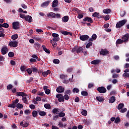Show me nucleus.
<instances>
[{
  "label": "nucleus",
  "mask_w": 129,
  "mask_h": 129,
  "mask_svg": "<svg viewBox=\"0 0 129 129\" xmlns=\"http://www.w3.org/2000/svg\"><path fill=\"white\" fill-rule=\"evenodd\" d=\"M126 22H127V20H126V19H123L122 20L119 21L116 23V28L117 29L121 28V27H123V26H124V25L126 24Z\"/></svg>",
  "instance_id": "nucleus-1"
},
{
  "label": "nucleus",
  "mask_w": 129,
  "mask_h": 129,
  "mask_svg": "<svg viewBox=\"0 0 129 129\" xmlns=\"http://www.w3.org/2000/svg\"><path fill=\"white\" fill-rule=\"evenodd\" d=\"M19 102V99H16L15 101H13L12 103L9 104L8 107H10L11 108H16L17 103Z\"/></svg>",
  "instance_id": "nucleus-2"
},
{
  "label": "nucleus",
  "mask_w": 129,
  "mask_h": 129,
  "mask_svg": "<svg viewBox=\"0 0 129 129\" xmlns=\"http://www.w3.org/2000/svg\"><path fill=\"white\" fill-rule=\"evenodd\" d=\"M56 97L57 98L59 102H64V101H65L64 96H63V95L61 94H57L56 95Z\"/></svg>",
  "instance_id": "nucleus-3"
},
{
  "label": "nucleus",
  "mask_w": 129,
  "mask_h": 129,
  "mask_svg": "<svg viewBox=\"0 0 129 129\" xmlns=\"http://www.w3.org/2000/svg\"><path fill=\"white\" fill-rule=\"evenodd\" d=\"M18 42L17 41H12L9 42V46L13 48H17L18 47Z\"/></svg>",
  "instance_id": "nucleus-4"
},
{
  "label": "nucleus",
  "mask_w": 129,
  "mask_h": 129,
  "mask_svg": "<svg viewBox=\"0 0 129 129\" xmlns=\"http://www.w3.org/2000/svg\"><path fill=\"white\" fill-rule=\"evenodd\" d=\"M52 37H53L52 39V41H54L55 42H58L60 41V38L59 37V34L57 33H52Z\"/></svg>",
  "instance_id": "nucleus-5"
},
{
  "label": "nucleus",
  "mask_w": 129,
  "mask_h": 129,
  "mask_svg": "<svg viewBox=\"0 0 129 129\" xmlns=\"http://www.w3.org/2000/svg\"><path fill=\"white\" fill-rule=\"evenodd\" d=\"M1 52L3 55H6L9 52V48L7 46H4L1 49Z\"/></svg>",
  "instance_id": "nucleus-6"
},
{
  "label": "nucleus",
  "mask_w": 129,
  "mask_h": 129,
  "mask_svg": "<svg viewBox=\"0 0 129 129\" xmlns=\"http://www.w3.org/2000/svg\"><path fill=\"white\" fill-rule=\"evenodd\" d=\"M13 28L14 30H18L20 28V23L18 22H14L12 24Z\"/></svg>",
  "instance_id": "nucleus-7"
},
{
  "label": "nucleus",
  "mask_w": 129,
  "mask_h": 129,
  "mask_svg": "<svg viewBox=\"0 0 129 129\" xmlns=\"http://www.w3.org/2000/svg\"><path fill=\"white\" fill-rule=\"evenodd\" d=\"M97 90L100 93H105L106 92V89L104 87H99L97 88Z\"/></svg>",
  "instance_id": "nucleus-8"
},
{
  "label": "nucleus",
  "mask_w": 129,
  "mask_h": 129,
  "mask_svg": "<svg viewBox=\"0 0 129 129\" xmlns=\"http://www.w3.org/2000/svg\"><path fill=\"white\" fill-rule=\"evenodd\" d=\"M88 39H89V36L87 35H84L80 36V39L81 41H87Z\"/></svg>",
  "instance_id": "nucleus-9"
},
{
  "label": "nucleus",
  "mask_w": 129,
  "mask_h": 129,
  "mask_svg": "<svg viewBox=\"0 0 129 129\" xmlns=\"http://www.w3.org/2000/svg\"><path fill=\"white\" fill-rule=\"evenodd\" d=\"M50 3H51V1H46L41 4V8H47V7H48V6H49V5H50Z\"/></svg>",
  "instance_id": "nucleus-10"
},
{
  "label": "nucleus",
  "mask_w": 129,
  "mask_h": 129,
  "mask_svg": "<svg viewBox=\"0 0 129 129\" xmlns=\"http://www.w3.org/2000/svg\"><path fill=\"white\" fill-rule=\"evenodd\" d=\"M56 90L58 93H62V92H64V87L60 86L56 88Z\"/></svg>",
  "instance_id": "nucleus-11"
},
{
  "label": "nucleus",
  "mask_w": 129,
  "mask_h": 129,
  "mask_svg": "<svg viewBox=\"0 0 129 129\" xmlns=\"http://www.w3.org/2000/svg\"><path fill=\"white\" fill-rule=\"evenodd\" d=\"M16 94L17 96H22V97H27V94L23 92H17Z\"/></svg>",
  "instance_id": "nucleus-12"
},
{
  "label": "nucleus",
  "mask_w": 129,
  "mask_h": 129,
  "mask_svg": "<svg viewBox=\"0 0 129 129\" xmlns=\"http://www.w3.org/2000/svg\"><path fill=\"white\" fill-rule=\"evenodd\" d=\"M128 39H129L128 33L125 34V35H124L122 37V40H123V42H127V41H128Z\"/></svg>",
  "instance_id": "nucleus-13"
},
{
  "label": "nucleus",
  "mask_w": 129,
  "mask_h": 129,
  "mask_svg": "<svg viewBox=\"0 0 129 129\" xmlns=\"http://www.w3.org/2000/svg\"><path fill=\"white\" fill-rule=\"evenodd\" d=\"M47 16V18H52V19L56 18V14L53 12L48 13Z\"/></svg>",
  "instance_id": "nucleus-14"
},
{
  "label": "nucleus",
  "mask_w": 129,
  "mask_h": 129,
  "mask_svg": "<svg viewBox=\"0 0 129 129\" xmlns=\"http://www.w3.org/2000/svg\"><path fill=\"white\" fill-rule=\"evenodd\" d=\"M83 49V48H82V47H80L77 49V46H75L72 49V52H75V51H76L77 52L80 53V52H81V51H82Z\"/></svg>",
  "instance_id": "nucleus-15"
},
{
  "label": "nucleus",
  "mask_w": 129,
  "mask_h": 129,
  "mask_svg": "<svg viewBox=\"0 0 129 129\" xmlns=\"http://www.w3.org/2000/svg\"><path fill=\"white\" fill-rule=\"evenodd\" d=\"M25 20L27 22H28V23H32V21H33V18H32V16L28 15L26 16Z\"/></svg>",
  "instance_id": "nucleus-16"
},
{
  "label": "nucleus",
  "mask_w": 129,
  "mask_h": 129,
  "mask_svg": "<svg viewBox=\"0 0 129 129\" xmlns=\"http://www.w3.org/2000/svg\"><path fill=\"white\" fill-rule=\"evenodd\" d=\"M83 21L84 22H89V23H93V20H92V18H91V17H87L85 18H84L83 19Z\"/></svg>",
  "instance_id": "nucleus-17"
},
{
  "label": "nucleus",
  "mask_w": 129,
  "mask_h": 129,
  "mask_svg": "<svg viewBox=\"0 0 129 129\" xmlns=\"http://www.w3.org/2000/svg\"><path fill=\"white\" fill-rule=\"evenodd\" d=\"M92 17H94L95 18H98V19H100V18H102V16H101V15H100L97 12L94 13V14L92 15Z\"/></svg>",
  "instance_id": "nucleus-18"
},
{
  "label": "nucleus",
  "mask_w": 129,
  "mask_h": 129,
  "mask_svg": "<svg viewBox=\"0 0 129 129\" xmlns=\"http://www.w3.org/2000/svg\"><path fill=\"white\" fill-rule=\"evenodd\" d=\"M100 62H101V60L99 59H95L91 61V64H93V65H97V64H99Z\"/></svg>",
  "instance_id": "nucleus-19"
},
{
  "label": "nucleus",
  "mask_w": 129,
  "mask_h": 129,
  "mask_svg": "<svg viewBox=\"0 0 129 129\" xmlns=\"http://www.w3.org/2000/svg\"><path fill=\"white\" fill-rule=\"evenodd\" d=\"M6 35L5 34V30L3 28H0V38H4Z\"/></svg>",
  "instance_id": "nucleus-20"
},
{
  "label": "nucleus",
  "mask_w": 129,
  "mask_h": 129,
  "mask_svg": "<svg viewBox=\"0 0 129 129\" xmlns=\"http://www.w3.org/2000/svg\"><path fill=\"white\" fill-rule=\"evenodd\" d=\"M100 54L103 55H107L108 54V51L106 49H102L100 52Z\"/></svg>",
  "instance_id": "nucleus-21"
},
{
  "label": "nucleus",
  "mask_w": 129,
  "mask_h": 129,
  "mask_svg": "<svg viewBox=\"0 0 129 129\" xmlns=\"http://www.w3.org/2000/svg\"><path fill=\"white\" fill-rule=\"evenodd\" d=\"M97 38V36L96 35V34H93L92 36V38H90L89 39V41L90 42H93L94 40H96Z\"/></svg>",
  "instance_id": "nucleus-22"
},
{
  "label": "nucleus",
  "mask_w": 129,
  "mask_h": 129,
  "mask_svg": "<svg viewBox=\"0 0 129 129\" xmlns=\"http://www.w3.org/2000/svg\"><path fill=\"white\" fill-rule=\"evenodd\" d=\"M69 21V17L68 16H65L62 18V22L63 23H67Z\"/></svg>",
  "instance_id": "nucleus-23"
},
{
  "label": "nucleus",
  "mask_w": 129,
  "mask_h": 129,
  "mask_svg": "<svg viewBox=\"0 0 129 129\" xmlns=\"http://www.w3.org/2000/svg\"><path fill=\"white\" fill-rule=\"evenodd\" d=\"M61 33L62 35H64V36H67L68 35H70V36H72V33L68 31H61Z\"/></svg>",
  "instance_id": "nucleus-24"
},
{
  "label": "nucleus",
  "mask_w": 129,
  "mask_h": 129,
  "mask_svg": "<svg viewBox=\"0 0 129 129\" xmlns=\"http://www.w3.org/2000/svg\"><path fill=\"white\" fill-rule=\"evenodd\" d=\"M50 73H51V71H50V70H47L46 72H42V76L44 77H47L48 74H50Z\"/></svg>",
  "instance_id": "nucleus-25"
},
{
  "label": "nucleus",
  "mask_w": 129,
  "mask_h": 129,
  "mask_svg": "<svg viewBox=\"0 0 129 129\" xmlns=\"http://www.w3.org/2000/svg\"><path fill=\"white\" fill-rule=\"evenodd\" d=\"M115 101V97L112 96L109 99V103H113Z\"/></svg>",
  "instance_id": "nucleus-26"
},
{
  "label": "nucleus",
  "mask_w": 129,
  "mask_h": 129,
  "mask_svg": "<svg viewBox=\"0 0 129 129\" xmlns=\"http://www.w3.org/2000/svg\"><path fill=\"white\" fill-rule=\"evenodd\" d=\"M57 6H58V0L53 1L52 5V8H56Z\"/></svg>",
  "instance_id": "nucleus-27"
},
{
  "label": "nucleus",
  "mask_w": 129,
  "mask_h": 129,
  "mask_svg": "<svg viewBox=\"0 0 129 129\" xmlns=\"http://www.w3.org/2000/svg\"><path fill=\"white\" fill-rule=\"evenodd\" d=\"M103 13L104 14H110L111 13V10L110 9H106L103 10Z\"/></svg>",
  "instance_id": "nucleus-28"
},
{
  "label": "nucleus",
  "mask_w": 129,
  "mask_h": 129,
  "mask_svg": "<svg viewBox=\"0 0 129 129\" xmlns=\"http://www.w3.org/2000/svg\"><path fill=\"white\" fill-rule=\"evenodd\" d=\"M52 113L54 114L56 113V114H58L60 111H59V108H54L52 111Z\"/></svg>",
  "instance_id": "nucleus-29"
},
{
  "label": "nucleus",
  "mask_w": 129,
  "mask_h": 129,
  "mask_svg": "<svg viewBox=\"0 0 129 129\" xmlns=\"http://www.w3.org/2000/svg\"><path fill=\"white\" fill-rule=\"evenodd\" d=\"M83 122L85 124H86V125H89V124H90L91 123V121H89L87 119H84L83 120Z\"/></svg>",
  "instance_id": "nucleus-30"
},
{
  "label": "nucleus",
  "mask_w": 129,
  "mask_h": 129,
  "mask_svg": "<svg viewBox=\"0 0 129 129\" xmlns=\"http://www.w3.org/2000/svg\"><path fill=\"white\" fill-rule=\"evenodd\" d=\"M38 112L41 116H45L46 115V112L44 111H38Z\"/></svg>",
  "instance_id": "nucleus-31"
},
{
  "label": "nucleus",
  "mask_w": 129,
  "mask_h": 129,
  "mask_svg": "<svg viewBox=\"0 0 129 129\" xmlns=\"http://www.w3.org/2000/svg\"><path fill=\"white\" fill-rule=\"evenodd\" d=\"M32 114L33 117H37V116H38V112H37L36 110H34L32 112Z\"/></svg>",
  "instance_id": "nucleus-32"
},
{
  "label": "nucleus",
  "mask_w": 129,
  "mask_h": 129,
  "mask_svg": "<svg viewBox=\"0 0 129 129\" xmlns=\"http://www.w3.org/2000/svg\"><path fill=\"white\" fill-rule=\"evenodd\" d=\"M42 48L44 51L46 52V53H47V54H50V50L47 49V48H46V46H45V45H42Z\"/></svg>",
  "instance_id": "nucleus-33"
},
{
  "label": "nucleus",
  "mask_w": 129,
  "mask_h": 129,
  "mask_svg": "<svg viewBox=\"0 0 129 129\" xmlns=\"http://www.w3.org/2000/svg\"><path fill=\"white\" fill-rule=\"evenodd\" d=\"M123 107H124V104H123V103H120L118 105L117 109H118L119 110V109H122Z\"/></svg>",
  "instance_id": "nucleus-34"
},
{
  "label": "nucleus",
  "mask_w": 129,
  "mask_h": 129,
  "mask_svg": "<svg viewBox=\"0 0 129 129\" xmlns=\"http://www.w3.org/2000/svg\"><path fill=\"white\" fill-rule=\"evenodd\" d=\"M115 123H119L120 122V118L119 117H116V118H115L114 121Z\"/></svg>",
  "instance_id": "nucleus-35"
},
{
  "label": "nucleus",
  "mask_w": 129,
  "mask_h": 129,
  "mask_svg": "<svg viewBox=\"0 0 129 129\" xmlns=\"http://www.w3.org/2000/svg\"><path fill=\"white\" fill-rule=\"evenodd\" d=\"M26 69H27V67H26V66H22L20 68V70L22 72L26 71Z\"/></svg>",
  "instance_id": "nucleus-36"
},
{
  "label": "nucleus",
  "mask_w": 129,
  "mask_h": 129,
  "mask_svg": "<svg viewBox=\"0 0 129 129\" xmlns=\"http://www.w3.org/2000/svg\"><path fill=\"white\" fill-rule=\"evenodd\" d=\"M18 37H19V36L18 35V34H15L12 35L11 36V38H12V40H17V39H18Z\"/></svg>",
  "instance_id": "nucleus-37"
},
{
  "label": "nucleus",
  "mask_w": 129,
  "mask_h": 129,
  "mask_svg": "<svg viewBox=\"0 0 129 129\" xmlns=\"http://www.w3.org/2000/svg\"><path fill=\"white\" fill-rule=\"evenodd\" d=\"M56 42L57 41L50 40V43L52 44V46H53V47H57V43Z\"/></svg>",
  "instance_id": "nucleus-38"
},
{
  "label": "nucleus",
  "mask_w": 129,
  "mask_h": 129,
  "mask_svg": "<svg viewBox=\"0 0 129 129\" xmlns=\"http://www.w3.org/2000/svg\"><path fill=\"white\" fill-rule=\"evenodd\" d=\"M96 99L98 101H99V102H101V101H103V98L100 96L96 97Z\"/></svg>",
  "instance_id": "nucleus-39"
},
{
  "label": "nucleus",
  "mask_w": 129,
  "mask_h": 129,
  "mask_svg": "<svg viewBox=\"0 0 129 129\" xmlns=\"http://www.w3.org/2000/svg\"><path fill=\"white\" fill-rule=\"evenodd\" d=\"M122 43H123V40H122V39H119L117 40L116 42V44L118 45L119 44H121Z\"/></svg>",
  "instance_id": "nucleus-40"
},
{
  "label": "nucleus",
  "mask_w": 129,
  "mask_h": 129,
  "mask_svg": "<svg viewBox=\"0 0 129 129\" xmlns=\"http://www.w3.org/2000/svg\"><path fill=\"white\" fill-rule=\"evenodd\" d=\"M44 106L46 109H50L51 108V105L49 104H45Z\"/></svg>",
  "instance_id": "nucleus-41"
},
{
  "label": "nucleus",
  "mask_w": 129,
  "mask_h": 129,
  "mask_svg": "<svg viewBox=\"0 0 129 129\" xmlns=\"http://www.w3.org/2000/svg\"><path fill=\"white\" fill-rule=\"evenodd\" d=\"M8 56L10 58H13V57L15 56V53H14L13 52H9L8 53Z\"/></svg>",
  "instance_id": "nucleus-42"
},
{
  "label": "nucleus",
  "mask_w": 129,
  "mask_h": 129,
  "mask_svg": "<svg viewBox=\"0 0 129 129\" xmlns=\"http://www.w3.org/2000/svg\"><path fill=\"white\" fill-rule=\"evenodd\" d=\"M81 94L83 96H87L88 95V93L86 91H83L81 92Z\"/></svg>",
  "instance_id": "nucleus-43"
},
{
  "label": "nucleus",
  "mask_w": 129,
  "mask_h": 129,
  "mask_svg": "<svg viewBox=\"0 0 129 129\" xmlns=\"http://www.w3.org/2000/svg\"><path fill=\"white\" fill-rule=\"evenodd\" d=\"M22 100L24 103H25L26 104H28V100H27V98L26 97H22Z\"/></svg>",
  "instance_id": "nucleus-44"
},
{
  "label": "nucleus",
  "mask_w": 129,
  "mask_h": 129,
  "mask_svg": "<svg viewBox=\"0 0 129 129\" xmlns=\"http://www.w3.org/2000/svg\"><path fill=\"white\" fill-rule=\"evenodd\" d=\"M58 116H59V117H64V116H65V113L63 112H59L58 113Z\"/></svg>",
  "instance_id": "nucleus-45"
},
{
  "label": "nucleus",
  "mask_w": 129,
  "mask_h": 129,
  "mask_svg": "<svg viewBox=\"0 0 129 129\" xmlns=\"http://www.w3.org/2000/svg\"><path fill=\"white\" fill-rule=\"evenodd\" d=\"M73 92H74V93H78V92H79V89L77 88H74L73 89Z\"/></svg>",
  "instance_id": "nucleus-46"
},
{
  "label": "nucleus",
  "mask_w": 129,
  "mask_h": 129,
  "mask_svg": "<svg viewBox=\"0 0 129 129\" xmlns=\"http://www.w3.org/2000/svg\"><path fill=\"white\" fill-rule=\"evenodd\" d=\"M81 113L82 115H84L85 116H86L87 115V111L85 110H82Z\"/></svg>",
  "instance_id": "nucleus-47"
},
{
  "label": "nucleus",
  "mask_w": 129,
  "mask_h": 129,
  "mask_svg": "<svg viewBox=\"0 0 129 129\" xmlns=\"http://www.w3.org/2000/svg\"><path fill=\"white\" fill-rule=\"evenodd\" d=\"M122 77H124V78H127L129 77V74L127 73H125L123 74Z\"/></svg>",
  "instance_id": "nucleus-48"
},
{
  "label": "nucleus",
  "mask_w": 129,
  "mask_h": 129,
  "mask_svg": "<svg viewBox=\"0 0 129 129\" xmlns=\"http://www.w3.org/2000/svg\"><path fill=\"white\" fill-rule=\"evenodd\" d=\"M16 107L17 108H23V107H24V106L20 103H18L16 105Z\"/></svg>",
  "instance_id": "nucleus-49"
},
{
  "label": "nucleus",
  "mask_w": 129,
  "mask_h": 129,
  "mask_svg": "<svg viewBox=\"0 0 129 129\" xmlns=\"http://www.w3.org/2000/svg\"><path fill=\"white\" fill-rule=\"evenodd\" d=\"M53 62L54 64H59V63H60V60L58 59H55L53 60Z\"/></svg>",
  "instance_id": "nucleus-50"
},
{
  "label": "nucleus",
  "mask_w": 129,
  "mask_h": 129,
  "mask_svg": "<svg viewBox=\"0 0 129 129\" xmlns=\"http://www.w3.org/2000/svg\"><path fill=\"white\" fill-rule=\"evenodd\" d=\"M27 72L29 74V75H31L32 74L33 71L30 68L27 69L26 70Z\"/></svg>",
  "instance_id": "nucleus-51"
},
{
  "label": "nucleus",
  "mask_w": 129,
  "mask_h": 129,
  "mask_svg": "<svg viewBox=\"0 0 129 129\" xmlns=\"http://www.w3.org/2000/svg\"><path fill=\"white\" fill-rule=\"evenodd\" d=\"M126 110H127V109H126V108H122L120 109V112H121V113H124V112H126Z\"/></svg>",
  "instance_id": "nucleus-52"
},
{
  "label": "nucleus",
  "mask_w": 129,
  "mask_h": 129,
  "mask_svg": "<svg viewBox=\"0 0 129 129\" xmlns=\"http://www.w3.org/2000/svg\"><path fill=\"white\" fill-rule=\"evenodd\" d=\"M32 57L34 58V59H36V60H37V61H40V59L38 57V56H37L36 54L32 55Z\"/></svg>",
  "instance_id": "nucleus-53"
},
{
  "label": "nucleus",
  "mask_w": 129,
  "mask_h": 129,
  "mask_svg": "<svg viewBox=\"0 0 129 129\" xmlns=\"http://www.w3.org/2000/svg\"><path fill=\"white\" fill-rule=\"evenodd\" d=\"M24 113L28 115V114H30V113H31V111L30 110L26 109L24 111Z\"/></svg>",
  "instance_id": "nucleus-54"
},
{
  "label": "nucleus",
  "mask_w": 129,
  "mask_h": 129,
  "mask_svg": "<svg viewBox=\"0 0 129 129\" xmlns=\"http://www.w3.org/2000/svg\"><path fill=\"white\" fill-rule=\"evenodd\" d=\"M71 94V91L70 90H68L64 92V94L67 95L69 94V95H70Z\"/></svg>",
  "instance_id": "nucleus-55"
},
{
  "label": "nucleus",
  "mask_w": 129,
  "mask_h": 129,
  "mask_svg": "<svg viewBox=\"0 0 129 129\" xmlns=\"http://www.w3.org/2000/svg\"><path fill=\"white\" fill-rule=\"evenodd\" d=\"M63 97H64V99L66 100H69V99L70 98L69 97V96L68 95H66V94H65L64 95Z\"/></svg>",
  "instance_id": "nucleus-56"
},
{
  "label": "nucleus",
  "mask_w": 129,
  "mask_h": 129,
  "mask_svg": "<svg viewBox=\"0 0 129 129\" xmlns=\"http://www.w3.org/2000/svg\"><path fill=\"white\" fill-rule=\"evenodd\" d=\"M3 28H6L7 29V28H9V24L8 23H4L3 24Z\"/></svg>",
  "instance_id": "nucleus-57"
},
{
  "label": "nucleus",
  "mask_w": 129,
  "mask_h": 129,
  "mask_svg": "<svg viewBox=\"0 0 129 129\" xmlns=\"http://www.w3.org/2000/svg\"><path fill=\"white\" fill-rule=\"evenodd\" d=\"M90 46H92V42H89L87 45H86V48L87 49H88Z\"/></svg>",
  "instance_id": "nucleus-58"
},
{
  "label": "nucleus",
  "mask_w": 129,
  "mask_h": 129,
  "mask_svg": "<svg viewBox=\"0 0 129 129\" xmlns=\"http://www.w3.org/2000/svg\"><path fill=\"white\" fill-rule=\"evenodd\" d=\"M60 78L61 79H65V78H67V76L64 75H60Z\"/></svg>",
  "instance_id": "nucleus-59"
},
{
  "label": "nucleus",
  "mask_w": 129,
  "mask_h": 129,
  "mask_svg": "<svg viewBox=\"0 0 129 129\" xmlns=\"http://www.w3.org/2000/svg\"><path fill=\"white\" fill-rule=\"evenodd\" d=\"M105 21H108L109 20V15H107L106 16L104 17Z\"/></svg>",
  "instance_id": "nucleus-60"
},
{
  "label": "nucleus",
  "mask_w": 129,
  "mask_h": 129,
  "mask_svg": "<svg viewBox=\"0 0 129 129\" xmlns=\"http://www.w3.org/2000/svg\"><path fill=\"white\" fill-rule=\"evenodd\" d=\"M12 88H13V85H12L11 84H9L8 86H7V89L8 90H11Z\"/></svg>",
  "instance_id": "nucleus-61"
},
{
  "label": "nucleus",
  "mask_w": 129,
  "mask_h": 129,
  "mask_svg": "<svg viewBox=\"0 0 129 129\" xmlns=\"http://www.w3.org/2000/svg\"><path fill=\"white\" fill-rule=\"evenodd\" d=\"M32 70L33 72H38V70H37V68L36 67H33L32 68Z\"/></svg>",
  "instance_id": "nucleus-62"
},
{
  "label": "nucleus",
  "mask_w": 129,
  "mask_h": 129,
  "mask_svg": "<svg viewBox=\"0 0 129 129\" xmlns=\"http://www.w3.org/2000/svg\"><path fill=\"white\" fill-rule=\"evenodd\" d=\"M125 15V11H122L120 13V16L121 17H124V15Z\"/></svg>",
  "instance_id": "nucleus-63"
},
{
  "label": "nucleus",
  "mask_w": 129,
  "mask_h": 129,
  "mask_svg": "<svg viewBox=\"0 0 129 129\" xmlns=\"http://www.w3.org/2000/svg\"><path fill=\"white\" fill-rule=\"evenodd\" d=\"M20 17L21 18V19H26V16H25L24 14H20Z\"/></svg>",
  "instance_id": "nucleus-64"
}]
</instances>
